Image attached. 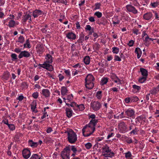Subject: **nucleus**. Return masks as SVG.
I'll list each match as a JSON object with an SVG mask.
<instances>
[{
	"label": "nucleus",
	"mask_w": 159,
	"mask_h": 159,
	"mask_svg": "<svg viewBox=\"0 0 159 159\" xmlns=\"http://www.w3.org/2000/svg\"><path fill=\"white\" fill-rule=\"evenodd\" d=\"M98 122L95 119H92L89 123L86 125L83 128L82 131L83 135L85 137L90 135L94 131V126Z\"/></svg>",
	"instance_id": "f257e3e1"
},
{
	"label": "nucleus",
	"mask_w": 159,
	"mask_h": 159,
	"mask_svg": "<svg viewBox=\"0 0 159 159\" xmlns=\"http://www.w3.org/2000/svg\"><path fill=\"white\" fill-rule=\"evenodd\" d=\"M67 134L68 141L71 143H75L77 140V135L71 129L65 132Z\"/></svg>",
	"instance_id": "f03ea898"
},
{
	"label": "nucleus",
	"mask_w": 159,
	"mask_h": 159,
	"mask_svg": "<svg viewBox=\"0 0 159 159\" xmlns=\"http://www.w3.org/2000/svg\"><path fill=\"white\" fill-rule=\"evenodd\" d=\"M109 147L107 146L102 148V155L106 157H111L114 156V153L111 152V150H109Z\"/></svg>",
	"instance_id": "7ed1b4c3"
},
{
	"label": "nucleus",
	"mask_w": 159,
	"mask_h": 159,
	"mask_svg": "<svg viewBox=\"0 0 159 159\" xmlns=\"http://www.w3.org/2000/svg\"><path fill=\"white\" fill-rule=\"evenodd\" d=\"M70 150L68 147L64 149L61 153V156L63 159H70Z\"/></svg>",
	"instance_id": "20e7f679"
},
{
	"label": "nucleus",
	"mask_w": 159,
	"mask_h": 159,
	"mask_svg": "<svg viewBox=\"0 0 159 159\" xmlns=\"http://www.w3.org/2000/svg\"><path fill=\"white\" fill-rule=\"evenodd\" d=\"M90 105L91 107L95 111L99 110L101 106V103L98 101L92 102Z\"/></svg>",
	"instance_id": "39448f33"
},
{
	"label": "nucleus",
	"mask_w": 159,
	"mask_h": 159,
	"mask_svg": "<svg viewBox=\"0 0 159 159\" xmlns=\"http://www.w3.org/2000/svg\"><path fill=\"white\" fill-rule=\"evenodd\" d=\"M118 126L119 129L121 132L123 133L126 131L127 127L124 122L122 121L120 122Z\"/></svg>",
	"instance_id": "423d86ee"
},
{
	"label": "nucleus",
	"mask_w": 159,
	"mask_h": 159,
	"mask_svg": "<svg viewBox=\"0 0 159 159\" xmlns=\"http://www.w3.org/2000/svg\"><path fill=\"white\" fill-rule=\"evenodd\" d=\"M39 65L42 67L45 68L48 70L51 71L52 70L53 67L51 65L48 63L46 62H45L43 64H40Z\"/></svg>",
	"instance_id": "0eeeda50"
},
{
	"label": "nucleus",
	"mask_w": 159,
	"mask_h": 159,
	"mask_svg": "<svg viewBox=\"0 0 159 159\" xmlns=\"http://www.w3.org/2000/svg\"><path fill=\"white\" fill-rule=\"evenodd\" d=\"M127 10L129 12H132L134 14H135L138 13L137 10L135 8L131 5H127L126 6Z\"/></svg>",
	"instance_id": "6e6552de"
},
{
	"label": "nucleus",
	"mask_w": 159,
	"mask_h": 159,
	"mask_svg": "<svg viewBox=\"0 0 159 159\" xmlns=\"http://www.w3.org/2000/svg\"><path fill=\"white\" fill-rule=\"evenodd\" d=\"M30 56V53L27 51H24L21 52L18 56L19 58H21L23 57H28Z\"/></svg>",
	"instance_id": "1a4fd4ad"
},
{
	"label": "nucleus",
	"mask_w": 159,
	"mask_h": 159,
	"mask_svg": "<svg viewBox=\"0 0 159 159\" xmlns=\"http://www.w3.org/2000/svg\"><path fill=\"white\" fill-rule=\"evenodd\" d=\"M30 151L27 149L24 150L22 151V155L23 157L25 159L29 158L30 155Z\"/></svg>",
	"instance_id": "9d476101"
},
{
	"label": "nucleus",
	"mask_w": 159,
	"mask_h": 159,
	"mask_svg": "<svg viewBox=\"0 0 159 159\" xmlns=\"http://www.w3.org/2000/svg\"><path fill=\"white\" fill-rule=\"evenodd\" d=\"M125 113L127 116L130 117H132L134 114V111L131 109H129L125 111Z\"/></svg>",
	"instance_id": "9b49d317"
},
{
	"label": "nucleus",
	"mask_w": 159,
	"mask_h": 159,
	"mask_svg": "<svg viewBox=\"0 0 159 159\" xmlns=\"http://www.w3.org/2000/svg\"><path fill=\"white\" fill-rule=\"evenodd\" d=\"M94 80V78L93 76L89 74L88 75L85 79V82H93Z\"/></svg>",
	"instance_id": "f8f14e48"
},
{
	"label": "nucleus",
	"mask_w": 159,
	"mask_h": 159,
	"mask_svg": "<svg viewBox=\"0 0 159 159\" xmlns=\"http://www.w3.org/2000/svg\"><path fill=\"white\" fill-rule=\"evenodd\" d=\"M42 94L46 97H48L49 96L50 92L48 89H44L42 91Z\"/></svg>",
	"instance_id": "ddd939ff"
},
{
	"label": "nucleus",
	"mask_w": 159,
	"mask_h": 159,
	"mask_svg": "<svg viewBox=\"0 0 159 159\" xmlns=\"http://www.w3.org/2000/svg\"><path fill=\"white\" fill-rule=\"evenodd\" d=\"M66 37L69 39H75L76 38L75 34L72 32L66 34Z\"/></svg>",
	"instance_id": "4468645a"
},
{
	"label": "nucleus",
	"mask_w": 159,
	"mask_h": 159,
	"mask_svg": "<svg viewBox=\"0 0 159 159\" xmlns=\"http://www.w3.org/2000/svg\"><path fill=\"white\" fill-rule=\"evenodd\" d=\"M42 13V12L41 10H36L33 12V15L34 18H36L41 15Z\"/></svg>",
	"instance_id": "2eb2a0df"
},
{
	"label": "nucleus",
	"mask_w": 159,
	"mask_h": 159,
	"mask_svg": "<svg viewBox=\"0 0 159 159\" xmlns=\"http://www.w3.org/2000/svg\"><path fill=\"white\" fill-rule=\"evenodd\" d=\"M86 87L89 89H91L94 87V84L93 82H85Z\"/></svg>",
	"instance_id": "dca6fc26"
},
{
	"label": "nucleus",
	"mask_w": 159,
	"mask_h": 159,
	"mask_svg": "<svg viewBox=\"0 0 159 159\" xmlns=\"http://www.w3.org/2000/svg\"><path fill=\"white\" fill-rule=\"evenodd\" d=\"M152 16V14L151 12H149L143 15V17L144 19L148 20L151 19Z\"/></svg>",
	"instance_id": "f3484780"
},
{
	"label": "nucleus",
	"mask_w": 159,
	"mask_h": 159,
	"mask_svg": "<svg viewBox=\"0 0 159 159\" xmlns=\"http://www.w3.org/2000/svg\"><path fill=\"white\" fill-rule=\"evenodd\" d=\"M140 71L141 73V74L143 76H145L147 77L148 75V72L147 70L143 68H141L140 69Z\"/></svg>",
	"instance_id": "a211bd4d"
},
{
	"label": "nucleus",
	"mask_w": 159,
	"mask_h": 159,
	"mask_svg": "<svg viewBox=\"0 0 159 159\" xmlns=\"http://www.w3.org/2000/svg\"><path fill=\"white\" fill-rule=\"evenodd\" d=\"M66 113L67 116L70 118L72 116V110L69 108H66Z\"/></svg>",
	"instance_id": "6ab92c4d"
},
{
	"label": "nucleus",
	"mask_w": 159,
	"mask_h": 159,
	"mask_svg": "<svg viewBox=\"0 0 159 159\" xmlns=\"http://www.w3.org/2000/svg\"><path fill=\"white\" fill-rule=\"evenodd\" d=\"M46 62L48 63H51L52 62V56L50 54H47V57L46 58Z\"/></svg>",
	"instance_id": "aec40b11"
},
{
	"label": "nucleus",
	"mask_w": 159,
	"mask_h": 159,
	"mask_svg": "<svg viewBox=\"0 0 159 159\" xmlns=\"http://www.w3.org/2000/svg\"><path fill=\"white\" fill-rule=\"evenodd\" d=\"M29 145L33 147H36L38 145L37 143L34 142L32 140H30L29 141Z\"/></svg>",
	"instance_id": "412c9836"
},
{
	"label": "nucleus",
	"mask_w": 159,
	"mask_h": 159,
	"mask_svg": "<svg viewBox=\"0 0 159 159\" xmlns=\"http://www.w3.org/2000/svg\"><path fill=\"white\" fill-rule=\"evenodd\" d=\"M10 75V73L9 72L7 71L5 72L3 74V78L6 80H8L9 78Z\"/></svg>",
	"instance_id": "4be33fe9"
},
{
	"label": "nucleus",
	"mask_w": 159,
	"mask_h": 159,
	"mask_svg": "<svg viewBox=\"0 0 159 159\" xmlns=\"http://www.w3.org/2000/svg\"><path fill=\"white\" fill-rule=\"evenodd\" d=\"M30 19V20H31V16L29 14H27L24 16L23 17V21L25 22L26 21Z\"/></svg>",
	"instance_id": "5701e85b"
},
{
	"label": "nucleus",
	"mask_w": 159,
	"mask_h": 159,
	"mask_svg": "<svg viewBox=\"0 0 159 159\" xmlns=\"http://www.w3.org/2000/svg\"><path fill=\"white\" fill-rule=\"evenodd\" d=\"M68 90L65 87H62L61 88V95L64 96L66 95V93H67Z\"/></svg>",
	"instance_id": "b1692460"
},
{
	"label": "nucleus",
	"mask_w": 159,
	"mask_h": 159,
	"mask_svg": "<svg viewBox=\"0 0 159 159\" xmlns=\"http://www.w3.org/2000/svg\"><path fill=\"white\" fill-rule=\"evenodd\" d=\"M111 78L113 79V80L115 79H117V80H118V81L119 82V84H121V81H122L120 79H119L118 77L115 75L114 74H112L111 76Z\"/></svg>",
	"instance_id": "393cba45"
},
{
	"label": "nucleus",
	"mask_w": 159,
	"mask_h": 159,
	"mask_svg": "<svg viewBox=\"0 0 159 159\" xmlns=\"http://www.w3.org/2000/svg\"><path fill=\"white\" fill-rule=\"evenodd\" d=\"M84 63L87 65H88L90 62V58L89 56H86L84 58Z\"/></svg>",
	"instance_id": "a878e982"
},
{
	"label": "nucleus",
	"mask_w": 159,
	"mask_h": 159,
	"mask_svg": "<svg viewBox=\"0 0 159 159\" xmlns=\"http://www.w3.org/2000/svg\"><path fill=\"white\" fill-rule=\"evenodd\" d=\"M158 91L159 90L157 89V88L156 87L151 90L150 92L152 94H156Z\"/></svg>",
	"instance_id": "bb28decb"
},
{
	"label": "nucleus",
	"mask_w": 159,
	"mask_h": 159,
	"mask_svg": "<svg viewBox=\"0 0 159 159\" xmlns=\"http://www.w3.org/2000/svg\"><path fill=\"white\" fill-rule=\"evenodd\" d=\"M102 91H98L97 92L96 96L98 99H101L102 97Z\"/></svg>",
	"instance_id": "cd10ccee"
},
{
	"label": "nucleus",
	"mask_w": 159,
	"mask_h": 159,
	"mask_svg": "<svg viewBox=\"0 0 159 159\" xmlns=\"http://www.w3.org/2000/svg\"><path fill=\"white\" fill-rule=\"evenodd\" d=\"M15 24V22L13 20H11L9 23L8 26L10 27H13Z\"/></svg>",
	"instance_id": "c85d7f7f"
},
{
	"label": "nucleus",
	"mask_w": 159,
	"mask_h": 159,
	"mask_svg": "<svg viewBox=\"0 0 159 159\" xmlns=\"http://www.w3.org/2000/svg\"><path fill=\"white\" fill-rule=\"evenodd\" d=\"M131 102H136L138 100V98L136 97H133L130 98Z\"/></svg>",
	"instance_id": "c756f323"
},
{
	"label": "nucleus",
	"mask_w": 159,
	"mask_h": 159,
	"mask_svg": "<svg viewBox=\"0 0 159 159\" xmlns=\"http://www.w3.org/2000/svg\"><path fill=\"white\" fill-rule=\"evenodd\" d=\"M147 78L145 76H143L139 79V81L141 83H143L145 81Z\"/></svg>",
	"instance_id": "7c9ffc66"
},
{
	"label": "nucleus",
	"mask_w": 159,
	"mask_h": 159,
	"mask_svg": "<svg viewBox=\"0 0 159 159\" xmlns=\"http://www.w3.org/2000/svg\"><path fill=\"white\" fill-rule=\"evenodd\" d=\"M30 159H40V157L37 154H34Z\"/></svg>",
	"instance_id": "2f4dec72"
},
{
	"label": "nucleus",
	"mask_w": 159,
	"mask_h": 159,
	"mask_svg": "<svg viewBox=\"0 0 159 159\" xmlns=\"http://www.w3.org/2000/svg\"><path fill=\"white\" fill-rule=\"evenodd\" d=\"M112 49H113L112 52L114 53H115L116 54H117L118 53V52H119V48L117 47H113L112 48Z\"/></svg>",
	"instance_id": "473e14b6"
},
{
	"label": "nucleus",
	"mask_w": 159,
	"mask_h": 159,
	"mask_svg": "<svg viewBox=\"0 0 159 159\" xmlns=\"http://www.w3.org/2000/svg\"><path fill=\"white\" fill-rule=\"evenodd\" d=\"M11 57L13 61L16 60L17 59V56L15 53H13L11 55Z\"/></svg>",
	"instance_id": "72a5a7b5"
},
{
	"label": "nucleus",
	"mask_w": 159,
	"mask_h": 159,
	"mask_svg": "<svg viewBox=\"0 0 159 159\" xmlns=\"http://www.w3.org/2000/svg\"><path fill=\"white\" fill-rule=\"evenodd\" d=\"M101 81H102V85L105 84L107 83V82L108 81V79H107V78H103L102 80Z\"/></svg>",
	"instance_id": "f704fd0d"
},
{
	"label": "nucleus",
	"mask_w": 159,
	"mask_h": 159,
	"mask_svg": "<svg viewBox=\"0 0 159 159\" xmlns=\"http://www.w3.org/2000/svg\"><path fill=\"white\" fill-rule=\"evenodd\" d=\"M24 41V38L23 36H20L19 38L18 42L22 43Z\"/></svg>",
	"instance_id": "c9c22d12"
},
{
	"label": "nucleus",
	"mask_w": 159,
	"mask_h": 159,
	"mask_svg": "<svg viewBox=\"0 0 159 159\" xmlns=\"http://www.w3.org/2000/svg\"><path fill=\"white\" fill-rule=\"evenodd\" d=\"M92 146V145L90 143H88L85 144V147L86 148L88 149H89L91 148Z\"/></svg>",
	"instance_id": "e433bc0d"
},
{
	"label": "nucleus",
	"mask_w": 159,
	"mask_h": 159,
	"mask_svg": "<svg viewBox=\"0 0 159 159\" xmlns=\"http://www.w3.org/2000/svg\"><path fill=\"white\" fill-rule=\"evenodd\" d=\"M94 15L97 16L98 18H100L102 16V14L100 12L97 11L94 13Z\"/></svg>",
	"instance_id": "4c0bfd02"
},
{
	"label": "nucleus",
	"mask_w": 159,
	"mask_h": 159,
	"mask_svg": "<svg viewBox=\"0 0 159 159\" xmlns=\"http://www.w3.org/2000/svg\"><path fill=\"white\" fill-rule=\"evenodd\" d=\"M77 107L79 108L80 110L82 111L84 109V106L83 104L77 105Z\"/></svg>",
	"instance_id": "58836bf2"
},
{
	"label": "nucleus",
	"mask_w": 159,
	"mask_h": 159,
	"mask_svg": "<svg viewBox=\"0 0 159 159\" xmlns=\"http://www.w3.org/2000/svg\"><path fill=\"white\" fill-rule=\"evenodd\" d=\"M38 93L37 92L34 93L32 95V97L35 99H36L38 97Z\"/></svg>",
	"instance_id": "ea45409f"
},
{
	"label": "nucleus",
	"mask_w": 159,
	"mask_h": 159,
	"mask_svg": "<svg viewBox=\"0 0 159 159\" xmlns=\"http://www.w3.org/2000/svg\"><path fill=\"white\" fill-rule=\"evenodd\" d=\"M101 4L100 3H96L95 4V7L94 10L99 9L100 8Z\"/></svg>",
	"instance_id": "a19ab883"
},
{
	"label": "nucleus",
	"mask_w": 159,
	"mask_h": 159,
	"mask_svg": "<svg viewBox=\"0 0 159 159\" xmlns=\"http://www.w3.org/2000/svg\"><path fill=\"white\" fill-rule=\"evenodd\" d=\"M131 156V154L130 152H128L125 153V157L126 158H129Z\"/></svg>",
	"instance_id": "79ce46f5"
},
{
	"label": "nucleus",
	"mask_w": 159,
	"mask_h": 159,
	"mask_svg": "<svg viewBox=\"0 0 159 159\" xmlns=\"http://www.w3.org/2000/svg\"><path fill=\"white\" fill-rule=\"evenodd\" d=\"M133 88L134 89H136L138 91L140 89V87L139 86L136 85H133Z\"/></svg>",
	"instance_id": "37998d69"
},
{
	"label": "nucleus",
	"mask_w": 159,
	"mask_h": 159,
	"mask_svg": "<svg viewBox=\"0 0 159 159\" xmlns=\"http://www.w3.org/2000/svg\"><path fill=\"white\" fill-rule=\"evenodd\" d=\"M8 127L10 130H13L15 129V126L14 125L11 124Z\"/></svg>",
	"instance_id": "c03bdc74"
},
{
	"label": "nucleus",
	"mask_w": 159,
	"mask_h": 159,
	"mask_svg": "<svg viewBox=\"0 0 159 159\" xmlns=\"http://www.w3.org/2000/svg\"><path fill=\"white\" fill-rule=\"evenodd\" d=\"M71 150L74 153H76L77 151L76 148L74 146H71Z\"/></svg>",
	"instance_id": "a18cd8bd"
},
{
	"label": "nucleus",
	"mask_w": 159,
	"mask_h": 159,
	"mask_svg": "<svg viewBox=\"0 0 159 159\" xmlns=\"http://www.w3.org/2000/svg\"><path fill=\"white\" fill-rule=\"evenodd\" d=\"M134 43V41L133 40H131L129 42L128 45L129 46L132 47Z\"/></svg>",
	"instance_id": "49530a36"
},
{
	"label": "nucleus",
	"mask_w": 159,
	"mask_h": 159,
	"mask_svg": "<svg viewBox=\"0 0 159 159\" xmlns=\"http://www.w3.org/2000/svg\"><path fill=\"white\" fill-rule=\"evenodd\" d=\"M152 6L153 7H157L158 5V3L157 2H154V3H151V4Z\"/></svg>",
	"instance_id": "de8ad7c7"
},
{
	"label": "nucleus",
	"mask_w": 159,
	"mask_h": 159,
	"mask_svg": "<svg viewBox=\"0 0 159 159\" xmlns=\"http://www.w3.org/2000/svg\"><path fill=\"white\" fill-rule=\"evenodd\" d=\"M138 128L136 127H135V129L132 130L130 132V134H135L137 132Z\"/></svg>",
	"instance_id": "09e8293b"
},
{
	"label": "nucleus",
	"mask_w": 159,
	"mask_h": 159,
	"mask_svg": "<svg viewBox=\"0 0 159 159\" xmlns=\"http://www.w3.org/2000/svg\"><path fill=\"white\" fill-rule=\"evenodd\" d=\"M114 60L116 61H120L121 60L120 58L118 56L116 55L115 57Z\"/></svg>",
	"instance_id": "8fccbe9b"
},
{
	"label": "nucleus",
	"mask_w": 159,
	"mask_h": 159,
	"mask_svg": "<svg viewBox=\"0 0 159 159\" xmlns=\"http://www.w3.org/2000/svg\"><path fill=\"white\" fill-rule=\"evenodd\" d=\"M25 44H26L27 45V47L28 48H30L31 46L30 45V43L28 39L26 40Z\"/></svg>",
	"instance_id": "3c124183"
},
{
	"label": "nucleus",
	"mask_w": 159,
	"mask_h": 159,
	"mask_svg": "<svg viewBox=\"0 0 159 159\" xmlns=\"http://www.w3.org/2000/svg\"><path fill=\"white\" fill-rule=\"evenodd\" d=\"M138 50H139V51L140 53H141V54H142V51L139 48H135V52L137 54L139 53V52H138Z\"/></svg>",
	"instance_id": "603ef678"
},
{
	"label": "nucleus",
	"mask_w": 159,
	"mask_h": 159,
	"mask_svg": "<svg viewBox=\"0 0 159 159\" xmlns=\"http://www.w3.org/2000/svg\"><path fill=\"white\" fill-rule=\"evenodd\" d=\"M77 105L76 103L75 102H73L71 103V104L70 105V106H71L72 107H77Z\"/></svg>",
	"instance_id": "864d4df0"
},
{
	"label": "nucleus",
	"mask_w": 159,
	"mask_h": 159,
	"mask_svg": "<svg viewBox=\"0 0 159 159\" xmlns=\"http://www.w3.org/2000/svg\"><path fill=\"white\" fill-rule=\"evenodd\" d=\"M130 98H126L125 99V101L126 103H129V102H131Z\"/></svg>",
	"instance_id": "5fc2aeb1"
},
{
	"label": "nucleus",
	"mask_w": 159,
	"mask_h": 159,
	"mask_svg": "<svg viewBox=\"0 0 159 159\" xmlns=\"http://www.w3.org/2000/svg\"><path fill=\"white\" fill-rule=\"evenodd\" d=\"M59 81H61L64 78V77L62 76L61 74H60L59 75Z\"/></svg>",
	"instance_id": "6e6d98bb"
},
{
	"label": "nucleus",
	"mask_w": 159,
	"mask_h": 159,
	"mask_svg": "<svg viewBox=\"0 0 159 159\" xmlns=\"http://www.w3.org/2000/svg\"><path fill=\"white\" fill-rule=\"evenodd\" d=\"M89 20L91 22H93L95 21L94 17H90L89 18Z\"/></svg>",
	"instance_id": "4d7b16f0"
},
{
	"label": "nucleus",
	"mask_w": 159,
	"mask_h": 159,
	"mask_svg": "<svg viewBox=\"0 0 159 159\" xmlns=\"http://www.w3.org/2000/svg\"><path fill=\"white\" fill-rule=\"evenodd\" d=\"M14 51L15 52H16L17 53H19V52H21V50L20 49L18 48H16L15 49Z\"/></svg>",
	"instance_id": "13d9d810"
},
{
	"label": "nucleus",
	"mask_w": 159,
	"mask_h": 159,
	"mask_svg": "<svg viewBox=\"0 0 159 159\" xmlns=\"http://www.w3.org/2000/svg\"><path fill=\"white\" fill-rule=\"evenodd\" d=\"M140 120L139 118V117H138L137 118L135 119V123L136 124H139V123L140 122Z\"/></svg>",
	"instance_id": "bf43d9fd"
},
{
	"label": "nucleus",
	"mask_w": 159,
	"mask_h": 159,
	"mask_svg": "<svg viewBox=\"0 0 159 159\" xmlns=\"http://www.w3.org/2000/svg\"><path fill=\"white\" fill-rule=\"evenodd\" d=\"M91 27L89 25H86V27L85 28L86 30H91Z\"/></svg>",
	"instance_id": "052dcab7"
},
{
	"label": "nucleus",
	"mask_w": 159,
	"mask_h": 159,
	"mask_svg": "<svg viewBox=\"0 0 159 159\" xmlns=\"http://www.w3.org/2000/svg\"><path fill=\"white\" fill-rule=\"evenodd\" d=\"M76 27L77 29H80V24L79 22H77L76 23Z\"/></svg>",
	"instance_id": "680f3d73"
},
{
	"label": "nucleus",
	"mask_w": 159,
	"mask_h": 159,
	"mask_svg": "<svg viewBox=\"0 0 159 159\" xmlns=\"http://www.w3.org/2000/svg\"><path fill=\"white\" fill-rule=\"evenodd\" d=\"M24 98V97L22 95L19 96L17 99L20 101H22Z\"/></svg>",
	"instance_id": "e2e57ef3"
},
{
	"label": "nucleus",
	"mask_w": 159,
	"mask_h": 159,
	"mask_svg": "<svg viewBox=\"0 0 159 159\" xmlns=\"http://www.w3.org/2000/svg\"><path fill=\"white\" fill-rule=\"evenodd\" d=\"M75 45L74 44H72L71 47V51L73 52L75 49Z\"/></svg>",
	"instance_id": "0e129e2a"
},
{
	"label": "nucleus",
	"mask_w": 159,
	"mask_h": 159,
	"mask_svg": "<svg viewBox=\"0 0 159 159\" xmlns=\"http://www.w3.org/2000/svg\"><path fill=\"white\" fill-rule=\"evenodd\" d=\"M114 135V133H111L110 134H109L107 136V139H109L110 137Z\"/></svg>",
	"instance_id": "69168bd1"
},
{
	"label": "nucleus",
	"mask_w": 159,
	"mask_h": 159,
	"mask_svg": "<svg viewBox=\"0 0 159 159\" xmlns=\"http://www.w3.org/2000/svg\"><path fill=\"white\" fill-rule=\"evenodd\" d=\"M133 31L134 33L136 34H137V32L138 31V30L136 29H134L133 30Z\"/></svg>",
	"instance_id": "338daca9"
},
{
	"label": "nucleus",
	"mask_w": 159,
	"mask_h": 159,
	"mask_svg": "<svg viewBox=\"0 0 159 159\" xmlns=\"http://www.w3.org/2000/svg\"><path fill=\"white\" fill-rule=\"evenodd\" d=\"M65 73L66 74V75H70V72L68 70H65Z\"/></svg>",
	"instance_id": "774afa93"
}]
</instances>
